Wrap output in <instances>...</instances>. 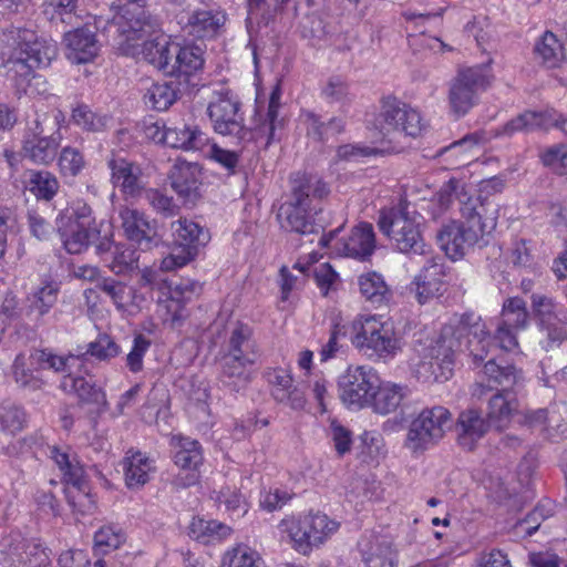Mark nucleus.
Instances as JSON below:
<instances>
[{
    "label": "nucleus",
    "instance_id": "nucleus-1",
    "mask_svg": "<svg viewBox=\"0 0 567 567\" xmlns=\"http://www.w3.org/2000/svg\"><path fill=\"white\" fill-rule=\"evenodd\" d=\"M145 3L146 0L112 2L113 21L120 31V50L166 73L174 43L161 32L157 20L145 10Z\"/></svg>",
    "mask_w": 567,
    "mask_h": 567
},
{
    "label": "nucleus",
    "instance_id": "nucleus-2",
    "mask_svg": "<svg viewBox=\"0 0 567 567\" xmlns=\"http://www.w3.org/2000/svg\"><path fill=\"white\" fill-rule=\"evenodd\" d=\"M499 205L485 197H468L461 202V220H450L436 233V243L452 260H460L475 246H485L495 230Z\"/></svg>",
    "mask_w": 567,
    "mask_h": 567
},
{
    "label": "nucleus",
    "instance_id": "nucleus-3",
    "mask_svg": "<svg viewBox=\"0 0 567 567\" xmlns=\"http://www.w3.org/2000/svg\"><path fill=\"white\" fill-rule=\"evenodd\" d=\"M279 99L277 92L271 93L267 113L254 130H248L245 126L240 102L228 90L214 93L207 113L217 134L234 136L238 141L265 140V146H268L275 140L276 130L282 127V120L278 118Z\"/></svg>",
    "mask_w": 567,
    "mask_h": 567
},
{
    "label": "nucleus",
    "instance_id": "nucleus-4",
    "mask_svg": "<svg viewBox=\"0 0 567 567\" xmlns=\"http://www.w3.org/2000/svg\"><path fill=\"white\" fill-rule=\"evenodd\" d=\"M484 375L488 385L475 383L472 396L482 400L495 388V392L487 399L486 417L493 427L502 430L518 411L517 394L524 385V374L513 364H502L489 359L484 365Z\"/></svg>",
    "mask_w": 567,
    "mask_h": 567
},
{
    "label": "nucleus",
    "instance_id": "nucleus-5",
    "mask_svg": "<svg viewBox=\"0 0 567 567\" xmlns=\"http://www.w3.org/2000/svg\"><path fill=\"white\" fill-rule=\"evenodd\" d=\"M58 56L52 39L39 37L28 29H11L0 33V69L28 80L37 69L48 68Z\"/></svg>",
    "mask_w": 567,
    "mask_h": 567
},
{
    "label": "nucleus",
    "instance_id": "nucleus-6",
    "mask_svg": "<svg viewBox=\"0 0 567 567\" xmlns=\"http://www.w3.org/2000/svg\"><path fill=\"white\" fill-rule=\"evenodd\" d=\"M327 185L316 175L296 173L291 177L290 198L278 212V220L286 230L300 235L318 233L321 225L315 220L317 207L313 202L327 196Z\"/></svg>",
    "mask_w": 567,
    "mask_h": 567
},
{
    "label": "nucleus",
    "instance_id": "nucleus-7",
    "mask_svg": "<svg viewBox=\"0 0 567 567\" xmlns=\"http://www.w3.org/2000/svg\"><path fill=\"white\" fill-rule=\"evenodd\" d=\"M378 226L392 246L404 255L426 256L431 246L423 236L424 217L406 200L379 213Z\"/></svg>",
    "mask_w": 567,
    "mask_h": 567
},
{
    "label": "nucleus",
    "instance_id": "nucleus-8",
    "mask_svg": "<svg viewBox=\"0 0 567 567\" xmlns=\"http://www.w3.org/2000/svg\"><path fill=\"white\" fill-rule=\"evenodd\" d=\"M259 349L254 338L252 328L243 322L230 327L224 353L220 359L223 378L234 385L248 382V367L256 363Z\"/></svg>",
    "mask_w": 567,
    "mask_h": 567
},
{
    "label": "nucleus",
    "instance_id": "nucleus-9",
    "mask_svg": "<svg viewBox=\"0 0 567 567\" xmlns=\"http://www.w3.org/2000/svg\"><path fill=\"white\" fill-rule=\"evenodd\" d=\"M352 328V344L371 360L385 362L393 359L401 349L393 327L374 316L354 320Z\"/></svg>",
    "mask_w": 567,
    "mask_h": 567
},
{
    "label": "nucleus",
    "instance_id": "nucleus-10",
    "mask_svg": "<svg viewBox=\"0 0 567 567\" xmlns=\"http://www.w3.org/2000/svg\"><path fill=\"white\" fill-rule=\"evenodd\" d=\"M456 346L461 348L453 329L444 327L439 339L412 360L415 377L423 382L447 381L453 374Z\"/></svg>",
    "mask_w": 567,
    "mask_h": 567
},
{
    "label": "nucleus",
    "instance_id": "nucleus-11",
    "mask_svg": "<svg viewBox=\"0 0 567 567\" xmlns=\"http://www.w3.org/2000/svg\"><path fill=\"white\" fill-rule=\"evenodd\" d=\"M425 124L420 112L393 96L384 97L375 118L378 138L393 142L399 136H419Z\"/></svg>",
    "mask_w": 567,
    "mask_h": 567
},
{
    "label": "nucleus",
    "instance_id": "nucleus-12",
    "mask_svg": "<svg viewBox=\"0 0 567 567\" xmlns=\"http://www.w3.org/2000/svg\"><path fill=\"white\" fill-rule=\"evenodd\" d=\"M280 527L288 534L293 548L302 555H308L313 547L323 544L338 530L339 523L318 512L298 518H285Z\"/></svg>",
    "mask_w": 567,
    "mask_h": 567
},
{
    "label": "nucleus",
    "instance_id": "nucleus-13",
    "mask_svg": "<svg viewBox=\"0 0 567 567\" xmlns=\"http://www.w3.org/2000/svg\"><path fill=\"white\" fill-rule=\"evenodd\" d=\"M494 80L491 64L483 63L458 70L449 90V103L453 113L465 115Z\"/></svg>",
    "mask_w": 567,
    "mask_h": 567
},
{
    "label": "nucleus",
    "instance_id": "nucleus-14",
    "mask_svg": "<svg viewBox=\"0 0 567 567\" xmlns=\"http://www.w3.org/2000/svg\"><path fill=\"white\" fill-rule=\"evenodd\" d=\"M455 338L461 343V348L455 347L456 352H466L471 358L474 367H480L489 360L496 359L493 352L496 350V346L492 340L488 328L482 321L481 316L474 312L463 313L457 322L456 327L450 326ZM497 363H503L495 360Z\"/></svg>",
    "mask_w": 567,
    "mask_h": 567
},
{
    "label": "nucleus",
    "instance_id": "nucleus-15",
    "mask_svg": "<svg viewBox=\"0 0 567 567\" xmlns=\"http://www.w3.org/2000/svg\"><path fill=\"white\" fill-rule=\"evenodd\" d=\"M451 425L452 415L446 408H425L411 421L404 445L413 453H422L437 444Z\"/></svg>",
    "mask_w": 567,
    "mask_h": 567
},
{
    "label": "nucleus",
    "instance_id": "nucleus-16",
    "mask_svg": "<svg viewBox=\"0 0 567 567\" xmlns=\"http://www.w3.org/2000/svg\"><path fill=\"white\" fill-rule=\"evenodd\" d=\"M171 230L176 246L168 256L163 258L162 271H174L184 267L195 258L198 247L206 245L209 240L208 230L186 218L173 221Z\"/></svg>",
    "mask_w": 567,
    "mask_h": 567
},
{
    "label": "nucleus",
    "instance_id": "nucleus-17",
    "mask_svg": "<svg viewBox=\"0 0 567 567\" xmlns=\"http://www.w3.org/2000/svg\"><path fill=\"white\" fill-rule=\"evenodd\" d=\"M379 379L371 367L350 365L338 380L340 400L349 408H367L379 388Z\"/></svg>",
    "mask_w": 567,
    "mask_h": 567
},
{
    "label": "nucleus",
    "instance_id": "nucleus-18",
    "mask_svg": "<svg viewBox=\"0 0 567 567\" xmlns=\"http://www.w3.org/2000/svg\"><path fill=\"white\" fill-rule=\"evenodd\" d=\"M51 458L63 473L64 481L69 486L66 488L69 504L81 514L91 513L94 506L93 501L89 495L84 470L76 456L53 446L51 449Z\"/></svg>",
    "mask_w": 567,
    "mask_h": 567
},
{
    "label": "nucleus",
    "instance_id": "nucleus-19",
    "mask_svg": "<svg viewBox=\"0 0 567 567\" xmlns=\"http://www.w3.org/2000/svg\"><path fill=\"white\" fill-rule=\"evenodd\" d=\"M340 227L322 235L319 244L329 247L339 256L365 260L375 249V235L371 224L361 223L344 238H337Z\"/></svg>",
    "mask_w": 567,
    "mask_h": 567
},
{
    "label": "nucleus",
    "instance_id": "nucleus-20",
    "mask_svg": "<svg viewBox=\"0 0 567 567\" xmlns=\"http://www.w3.org/2000/svg\"><path fill=\"white\" fill-rule=\"evenodd\" d=\"M173 442L176 450L174 462L181 470L172 484L176 488L193 486L199 480L197 467L203 462L200 445L197 441L183 436L174 437Z\"/></svg>",
    "mask_w": 567,
    "mask_h": 567
},
{
    "label": "nucleus",
    "instance_id": "nucleus-21",
    "mask_svg": "<svg viewBox=\"0 0 567 567\" xmlns=\"http://www.w3.org/2000/svg\"><path fill=\"white\" fill-rule=\"evenodd\" d=\"M106 166L111 172L110 182L125 196H138L144 189L143 171L136 162L113 152L106 159Z\"/></svg>",
    "mask_w": 567,
    "mask_h": 567
},
{
    "label": "nucleus",
    "instance_id": "nucleus-22",
    "mask_svg": "<svg viewBox=\"0 0 567 567\" xmlns=\"http://www.w3.org/2000/svg\"><path fill=\"white\" fill-rule=\"evenodd\" d=\"M200 290V285L189 279H183L169 287L168 298L159 305L164 311V321L169 322L172 327L181 324L187 316L185 305L199 295Z\"/></svg>",
    "mask_w": 567,
    "mask_h": 567
},
{
    "label": "nucleus",
    "instance_id": "nucleus-23",
    "mask_svg": "<svg viewBox=\"0 0 567 567\" xmlns=\"http://www.w3.org/2000/svg\"><path fill=\"white\" fill-rule=\"evenodd\" d=\"M443 265L431 257L409 286L419 303L424 305L443 292Z\"/></svg>",
    "mask_w": 567,
    "mask_h": 567
},
{
    "label": "nucleus",
    "instance_id": "nucleus-24",
    "mask_svg": "<svg viewBox=\"0 0 567 567\" xmlns=\"http://www.w3.org/2000/svg\"><path fill=\"white\" fill-rule=\"evenodd\" d=\"M200 175L199 166L194 163L182 162L173 166L171 185L185 205H194L199 198Z\"/></svg>",
    "mask_w": 567,
    "mask_h": 567
},
{
    "label": "nucleus",
    "instance_id": "nucleus-25",
    "mask_svg": "<svg viewBox=\"0 0 567 567\" xmlns=\"http://www.w3.org/2000/svg\"><path fill=\"white\" fill-rule=\"evenodd\" d=\"M120 217L125 235L143 250H148L158 243L155 227L137 209L122 207Z\"/></svg>",
    "mask_w": 567,
    "mask_h": 567
},
{
    "label": "nucleus",
    "instance_id": "nucleus-26",
    "mask_svg": "<svg viewBox=\"0 0 567 567\" xmlns=\"http://www.w3.org/2000/svg\"><path fill=\"white\" fill-rule=\"evenodd\" d=\"M226 22V13L221 10L198 8L187 18L185 29L197 39H213L219 34Z\"/></svg>",
    "mask_w": 567,
    "mask_h": 567
},
{
    "label": "nucleus",
    "instance_id": "nucleus-27",
    "mask_svg": "<svg viewBox=\"0 0 567 567\" xmlns=\"http://www.w3.org/2000/svg\"><path fill=\"white\" fill-rule=\"evenodd\" d=\"M491 426L488 419H484L475 409L461 412L455 425L458 444L472 451Z\"/></svg>",
    "mask_w": 567,
    "mask_h": 567
},
{
    "label": "nucleus",
    "instance_id": "nucleus-28",
    "mask_svg": "<svg viewBox=\"0 0 567 567\" xmlns=\"http://www.w3.org/2000/svg\"><path fill=\"white\" fill-rule=\"evenodd\" d=\"M61 388L64 391L75 392L80 403L87 405L89 412L93 414L94 417L102 414L107 408V401L104 391L95 384L90 383L84 378L64 375Z\"/></svg>",
    "mask_w": 567,
    "mask_h": 567
},
{
    "label": "nucleus",
    "instance_id": "nucleus-29",
    "mask_svg": "<svg viewBox=\"0 0 567 567\" xmlns=\"http://www.w3.org/2000/svg\"><path fill=\"white\" fill-rule=\"evenodd\" d=\"M173 58L169 60L166 74L184 78L188 81L204 65L203 50L196 45L181 47L175 43L172 47Z\"/></svg>",
    "mask_w": 567,
    "mask_h": 567
},
{
    "label": "nucleus",
    "instance_id": "nucleus-30",
    "mask_svg": "<svg viewBox=\"0 0 567 567\" xmlns=\"http://www.w3.org/2000/svg\"><path fill=\"white\" fill-rule=\"evenodd\" d=\"M66 58L75 64L92 61L99 52L95 34L87 28H78L64 34Z\"/></svg>",
    "mask_w": 567,
    "mask_h": 567
},
{
    "label": "nucleus",
    "instance_id": "nucleus-31",
    "mask_svg": "<svg viewBox=\"0 0 567 567\" xmlns=\"http://www.w3.org/2000/svg\"><path fill=\"white\" fill-rule=\"evenodd\" d=\"M60 282L45 277L28 295V315L33 316L35 320L43 318L56 305L60 295Z\"/></svg>",
    "mask_w": 567,
    "mask_h": 567
},
{
    "label": "nucleus",
    "instance_id": "nucleus-32",
    "mask_svg": "<svg viewBox=\"0 0 567 567\" xmlns=\"http://www.w3.org/2000/svg\"><path fill=\"white\" fill-rule=\"evenodd\" d=\"M32 354L21 352L16 355L11 365V375L18 388L34 392L41 390L44 381L40 375V369H37V363L32 360Z\"/></svg>",
    "mask_w": 567,
    "mask_h": 567
},
{
    "label": "nucleus",
    "instance_id": "nucleus-33",
    "mask_svg": "<svg viewBox=\"0 0 567 567\" xmlns=\"http://www.w3.org/2000/svg\"><path fill=\"white\" fill-rule=\"evenodd\" d=\"M64 216L58 219V231L69 254H81L91 243L97 239V227H80L73 224L64 226Z\"/></svg>",
    "mask_w": 567,
    "mask_h": 567
},
{
    "label": "nucleus",
    "instance_id": "nucleus-34",
    "mask_svg": "<svg viewBox=\"0 0 567 567\" xmlns=\"http://www.w3.org/2000/svg\"><path fill=\"white\" fill-rule=\"evenodd\" d=\"M408 395V386L392 382L382 383L379 379V388L373 393L368 406H371L378 414L386 415L395 412Z\"/></svg>",
    "mask_w": 567,
    "mask_h": 567
},
{
    "label": "nucleus",
    "instance_id": "nucleus-35",
    "mask_svg": "<svg viewBox=\"0 0 567 567\" xmlns=\"http://www.w3.org/2000/svg\"><path fill=\"white\" fill-rule=\"evenodd\" d=\"M125 484L128 488H140L150 481L155 471L154 461L142 452H128L123 461Z\"/></svg>",
    "mask_w": 567,
    "mask_h": 567
},
{
    "label": "nucleus",
    "instance_id": "nucleus-36",
    "mask_svg": "<svg viewBox=\"0 0 567 567\" xmlns=\"http://www.w3.org/2000/svg\"><path fill=\"white\" fill-rule=\"evenodd\" d=\"M21 183L23 189L30 192L37 199L50 202L58 193V178L48 171H25Z\"/></svg>",
    "mask_w": 567,
    "mask_h": 567
},
{
    "label": "nucleus",
    "instance_id": "nucleus-37",
    "mask_svg": "<svg viewBox=\"0 0 567 567\" xmlns=\"http://www.w3.org/2000/svg\"><path fill=\"white\" fill-rule=\"evenodd\" d=\"M166 145L185 151H204L208 146V136L197 126L168 127Z\"/></svg>",
    "mask_w": 567,
    "mask_h": 567
},
{
    "label": "nucleus",
    "instance_id": "nucleus-38",
    "mask_svg": "<svg viewBox=\"0 0 567 567\" xmlns=\"http://www.w3.org/2000/svg\"><path fill=\"white\" fill-rule=\"evenodd\" d=\"M96 288L109 297L120 311H126L135 303V289L123 281L112 277H102L96 282Z\"/></svg>",
    "mask_w": 567,
    "mask_h": 567
},
{
    "label": "nucleus",
    "instance_id": "nucleus-39",
    "mask_svg": "<svg viewBox=\"0 0 567 567\" xmlns=\"http://www.w3.org/2000/svg\"><path fill=\"white\" fill-rule=\"evenodd\" d=\"M71 122L84 132L101 133L109 128L112 117L93 111L84 103H78L72 107Z\"/></svg>",
    "mask_w": 567,
    "mask_h": 567
},
{
    "label": "nucleus",
    "instance_id": "nucleus-40",
    "mask_svg": "<svg viewBox=\"0 0 567 567\" xmlns=\"http://www.w3.org/2000/svg\"><path fill=\"white\" fill-rule=\"evenodd\" d=\"M59 145V136L34 135L24 142L23 151L25 156L35 164L48 165L54 161Z\"/></svg>",
    "mask_w": 567,
    "mask_h": 567
},
{
    "label": "nucleus",
    "instance_id": "nucleus-41",
    "mask_svg": "<svg viewBox=\"0 0 567 567\" xmlns=\"http://www.w3.org/2000/svg\"><path fill=\"white\" fill-rule=\"evenodd\" d=\"M30 352L33 357L32 360L37 363V369L52 370L56 373H65V375H71L74 362L80 360V355H59L48 348L33 349Z\"/></svg>",
    "mask_w": 567,
    "mask_h": 567
},
{
    "label": "nucleus",
    "instance_id": "nucleus-42",
    "mask_svg": "<svg viewBox=\"0 0 567 567\" xmlns=\"http://www.w3.org/2000/svg\"><path fill=\"white\" fill-rule=\"evenodd\" d=\"M230 527L217 520L194 517L189 525V536L203 544L220 542L230 535Z\"/></svg>",
    "mask_w": 567,
    "mask_h": 567
},
{
    "label": "nucleus",
    "instance_id": "nucleus-43",
    "mask_svg": "<svg viewBox=\"0 0 567 567\" xmlns=\"http://www.w3.org/2000/svg\"><path fill=\"white\" fill-rule=\"evenodd\" d=\"M542 334L540 344L544 350L550 351L558 348L567 340V318L566 316L551 317L549 320H543L538 323Z\"/></svg>",
    "mask_w": 567,
    "mask_h": 567
},
{
    "label": "nucleus",
    "instance_id": "nucleus-44",
    "mask_svg": "<svg viewBox=\"0 0 567 567\" xmlns=\"http://www.w3.org/2000/svg\"><path fill=\"white\" fill-rule=\"evenodd\" d=\"M534 53L536 58L549 69L559 66L565 58L563 44L556 35L549 31L545 32L535 44Z\"/></svg>",
    "mask_w": 567,
    "mask_h": 567
},
{
    "label": "nucleus",
    "instance_id": "nucleus-45",
    "mask_svg": "<svg viewBox=\"0 0 567 567\" xmlns=\"http://www.w3.org/2000/svg\"><path fill=\"white\" fill-rule=\"evenodd\" d=\"M302 118L307 126L308 135L320 141L342 133L346 125L342 117H331L328 122H323L320 116L312 112L303 113Z\"/></svg>",
    "mask_w": 567,
    "mask_h": 567
},
{
    "label": "nucleus",
    "instance_id": "nucleus-46",
    "mask_svg": "<svg viewBox=\"0 0 567 567\" xmlns=\"http://www.w3.org/2000/svg\"><path fill=\"white\" fill-rule=\"evenodd\" d=\"M361 295L370 302L381 305L386 302L391 291L383 277L374 271L363 274L359 277Z\"/></svg>",
    "mask_w": 567,
    "mask_h": 567
},
{
    "label": "nucleus",
    "instance_id": "nucleus-47",
    "mask_svg": "<svg viewBox=\"0 0 567 567\" xmlns=\"http://www.w3.org/2000/svg\"><path fill=\"white\" fill-rule=\"evenodd\" d=\"M79 2L80 0H43L42 11L51 22L73 24L79 17Z\"/></svg>",
    "mask_w": 567,
    "mask_h": 567
},
{
    "label": "nucleus",
    "instance_id": "nucleus-48",
    "mask_svg": "<svg viewBox=\"0 0 567 567\" xmlns=\"http://www.w3.org/2000/svg\"><path fill=\"white\" fill-rule=\"evenodd\" d=\"M140 255L137 250L126 244H116L113 247L111 259L104 258L107 267L115 275H124L137 267Z\"/></svg>",
    "mask_w": 567,
    "mask_h": 567
},
{
    "label": "nucleus",
    "instance_id": "nucleus-49",
    "mask_svg": "<svg viewBox=\"0 0 567 567\" xmlns=\"http://www.w3.org/2000/svg\"><path fill=\"white\" fill-rule=\"evenodd\" d=\"M548 127L549 121L547 113L527 111L507 122L503 126L501 134L509 136L516 132H528L536 128Z\"/></svg>",
    "mask_w": 567,
    "mask_h": 567
},
{
    "label": "nucleus",
    "instance_id": "nucleus-50",
    "mask_svg": "<svg viewBox=\"0 0 567 567\" xmlns=\"http://www.w3.org/2000/svg\"><path fill=\"white\" fill-rule=\"evenodd\" d=\"M178 99V90L173 82L154 83L144 95L145 103L157 111H166Z\"/></svg>",
    "mask_w": 567,
    "mask_h": 567
},
{
    "label": "nucleus",
    "instance_id": "nucleus-51",
    "mask_svg": "<svg viewBox=\"0 0 567 567\" xmlns=\"http://www.w3.org/2000/svg\"><path fill=\"white\" fill-rule=\"evenodd\" d=\"M528 319L529 316L526 309V302L522 298L513 297L504 301L501 322L520 331L528 326Z\"/></svg>",
    "mask_w": 567,
    "mask_h": 567
},
{
    "label": "nucleus",
    "instance_id": "nucleus-52",
    "mask_svg": "<svg viewBox=\"0 0 567 567\" xmlns=\"http://www.w3.org/2000/svg\"><path fill=\"white\" fill-rule=\"evenodd\" d=\"M223 564L225 567H264L259 554L246 545H238L228 550Z\"/></svg>",
    "mask_w": 567,
    "mask_h": 567
},
{
    "label": "nucleus",
    "instance_id": "nucleus-53",
    "mask_svg": "<svg viewBox=\"0 0 567 567\" xmlns=\"http://www.w3.org/2000/svg\"><path fill=\"white\" fill-rule=\"evenodd\" d=\"M121 353V347L114 341V339L106 334L102 333L99 337L87 344L86 351L82 354H79L80 358H84L90 354L91 357L100 360V361H110L111 359L117 357Z\"/></svg>",
    "mask_w": 567,
    "mask_h": 567
},
{
    "label": "nucleus",
    "instance_id": "nucleus-54",
    "mask_svg": "<svg viewBox=\"0 0 567 567\" xmlns=\"http://www.w3.org/2000/svg\"><path fill=\"white\" fill-rule=\"evenodd\" d=\"M363 560L367 567H394V553L388 542H375L364 550Z\"/></svg>",
    "mask_w": 567,
    "mask_h": 567
},
{
    "label": "nucleus",
    "instance_id": "nucleus-55",
    "mask_svg": "<svg viewBox=\"0 0 567 567\" xmlns=\"http://www.w3.org/2000/svg\"><path fill=\"white\" fill-rule=\"evenodd\" d=\"M58 165L63 176L75 177L85 167V159L80 150L65 146L61 150Z\"/></svg>",
    "mask_w": 567,
    "mask_h": 567
},
{
    "label": "nucleus",
    "instance_id": "nucleus-56",
    "mask_svg": "<svg viewBox=\"0 0 567 567\" xmlns=\"http://www.w3.org/2000/svg\"><path fill=\"white\" fill-rule=\"evenodd\" d=\"M21 560L28 567H48L51 563V550L39 539H31L24 546Z\"/></svg>",
    "mask_w": 567,
    "mask_h": 567
},
{
    "label": "nucleus",
    "instance_id": "nucleus-57",
    "mask_svg": "<svg viewBox=\"0 0 567 567\" xmlns=\"http://www.w3.org/2000/svg\"><path fill=\"white\" fill-rule=\"evenodd\" d=\"M25 423V413L22 408L12 402L0 404V424L4 431L17 433L21 431Z\"/></svg>",
    "mask_w": 567,
    "mask_h": 567
},
{
    "label": "nucleus",
    "instance_id": "nucleus-58",
    "mask_svg": "<svg viewBox=\"0 0 567 567\" xmlns=\"http://www.w3.org/2000/svg\"><path fill=\"white\" fill-rule=\"evenodd\" d=\"M551 516V508L549 503L537 505L527 516L519 520L516 526V533L526 536H532L542 525V522Z\"/></svg>",
    "mask_w": 567,
    "mask_h": 567
},
{
    "label": "nucleus",
    "instance_id": "nucleus-59",
    "mask_svg": "<svg viewBox=\"0 0 567 567\" xmlns=\"http://www.w3.org/2000/svg\"><path fill=\"white\" fill-rule=\"evenodd\" d=\"M124 540V534L115 526H103L94 535V545L102 554L118 548Z\"/></svg>",
    "mask_w": 567,
    "mask_h": 567
},
{
    "label": "nucleus",
    "instance_id": "nucleus-60",
    "mask_svg": "<svg viewBox=\"0 0 567 567\" xmlns=\"http://www.w3.org/2000/svg\"><path fill=\"white\" fill-rule=\"evenodd\" d=\"M151 344V340L142 333L134 337L131 351L125 357L126 367L132 373H138L143 370V359Z\"/></svg>",
    "mask_w": 567,
    "mask_h": 567
},
{
    "label": "nucleus",
    "instance_id": "nucleus-61",
    "mask_svg": "<svg viewBox=\"0 0 567 567\" xmlns=\"http://www.w3.org/2000/svg\"><path fill=\"white\" fill-rule=\"evenodd\" d=\"M69 224L80 227H97L91 206L83 199H75L66 209Z\"/></svg>",
    "mask_w": 567,
    "mask_h": 567
},
{
    "label": "nucleus",
    "instance_id": "nucleus-62",
    "mask_svg": "<svg viewBox=\"0 0 567 567\" xmlns=\"http://www.w3.org/2000/svg\"><path fill=\"white\" fill-rule=\"evenodd\" d=\"M146 198L153 209L164 217H173L178 214L179 207L174 203L173 197L167 196L158 189H148L146 192Z\"/></svg>",
    "mask_w": 567,
    "mask_h": 567
},
{
    "label": "nucleus",
    "instance_id": "nucleus-63",
    "mask_svg": "<svg viewBox=\"0 0 567 567\" xmlns=\"http://www.w3.org/2000/svg\"><path fill=\"white\" fill-rule=\"evenodd\" d=\"M322 97L329 103H339L349 95L348 83L339 75L330 76L321 89Z\"/></svg>",
    "mask_w": 567,
    "mask_h": 567
},
{
    "label": "nucleus",
    "instance_id": "nucleus-64",
    "mask_svg": "<svg viewBox=\"0 0 567 567\" xmlns=\"http://www.w3.org/2000/svg\"><path fill=\"white\" fill-rule=\"evenodd\" d=\"M542 158L543 163L555 173L559 175L567 173V145H558L547 150Z\"/></svg>",
    "mask_w": 567,
    "mask_h": 567
}]
</instances>
